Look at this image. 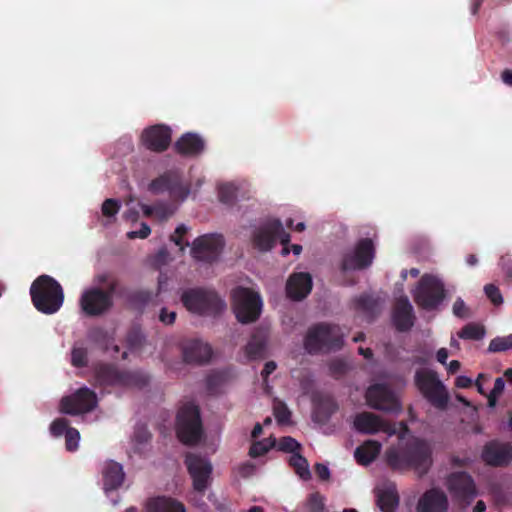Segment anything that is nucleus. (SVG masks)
Instances as JSON below:
<instances>
[{
    "mask_svg": "<svg viewBox=\"0 0 512 512\" xmlns=\"http://www.w3.org/2000/svg\"><path fill=\"white\" fill-rule=\"evenodd\" d=\"M432 447L422 438H412L404 445H393L384 452L386 465L396 472L413 470L419 477L428 473L432 464Z\"/></svg>",
    "mask_w": 512,
    "mask_h": 512,
    "instance_id": "f257e3e1",
    "label": "nucleus"
},
{
    "mask_svg": "<svg viewBox=\"0 0 512 512\" xmlns=\"http://www.w3.org/2000/svg\"><path fill=\"white\" fill-rule=\"evenodd\" d=\"M30 296L34 307L46 315L58 312L64 302L62 286L57 280L46 274L38 276L32 282Z\"/></svg>",
    "mask_w": 512,
    "mask_h": 512,
    "instance_id": "f03ea898",
    "label": "nucleus"
},
{
    "mask_svg": "<svg viewBox=\"0 0 512 512\" xmlns=\"http://www.w3.org/2000/svg\"><path fill=\"white\" fill-rule=\"evenodd\" d=\"M343 336L338 325L318 323L308 329L304 338V348L311 355L337 351L343 346Z\"/></svg>",
    "mask_w": 512,
    "mask_h": 512,
    "instance_id": "7ed1b4c3",
    "label": "nucleus"
},
{
    "mask_svg": "<svg viewBox=\"0 0 512 512\" xmlns=\"http://www.w3.org/2000/svg\"><path fill=\"white\" fill-rule=\"evenodd\" d=\"M95 385L143 388L149 383L147 375L139 371L119 370L113 364L98 363L94 367Z\"/></svg>",
    "mask_w": 512,
    "mask_h": 512,
    "instance_id": "20e7f679",
    "label": "nucleus"
},
{
    "mask_svg": "<svg viewBox=\"0 0 512 512\" xmlns=\"http://www.w3.org/2000/svg\"><path fill=\"white\" fill-rule=\"evenodd\" d=\"M180 299L189 312L200 316H215L225 308L224 301L211 289L189 288Z\"/></svg>",
    "mask_w": 512,
    "mask_h": 512,
    "instance_id": "39448f33",
    "label": "nucleus"
},
{
    "mask_svg": "<svg viewBox=\"0 0 512 512\" xmlns=\"http://www.w3.org/2000/svg\"><path fill=\"white\" fill-rule=\"evenodd\" d=\"M175 430L178 439L185 445H196L203 436V425L199 407L187 402L183 404L176 415Z\"/></svg>",
    "mask_w": 512,
    "mask_h": 512,
    "instance_id": "423d86ee",
    "label": "nucleus"
},
{
    "mask_svg": "<svg viewBox=\"0 0 512 512\" xmlns=\"http://www.w3.org/2000/svg\"><path fill=\"white\" fill-rule=\"evenodd\" d=\"M416 305L426 311L436 310L446 297L445 285L432 274H424L412 293Z\"/></svg>",
    "mask_w": 512,
    "mask_h": 512,
    "instance_id": "0eeeda50",
    "label": "nucleus"
},
{
    "mask_svg": "<svg viewBox=\"0 0 512 512\" xmlns=\"http://www.w3.org/2000/svg\"><path fill=\"white\" fill-rule=\"evenodd\" d=\"M119 286L118 280H112L106 289L92 287L85 290L80 298L82 311L90 317L101 316L114 305L113 296Z\"/></svg>",
    "mask_w": 512,
    "mask_h": 512,
    "instance_id": "6e6552de",
    "label": "nucleus"
},
{
    "mask_svg": "<svg viewBox=\"0 0 512 512\" xmlns=\"http://www.w3.org/2000/svg\"><path fill=\"white\" fill-rule=\"evenodd\" d=\"M415 385L433 407L439 410L447 408L449 395L436 372L426 369L417 370L415 373Z\"/></svg>",
    "mask_w": 512,
    "mask_h": 512,
    "instance_id": "1a4fd4ad",
    "label": "nucleus"
},
{
    "mask_svg": "<svg viewBox=\"0 0 512 512\" xmlns=\"http://www.w3.org/2000/svg\"><path fill=\"white\" fill-rule=\"evenodd\" d=\"M232 299L234 313L240 323H252L260 317L262 300L258 293L249 288L237 287L232 292Z\"/></svg>",
    "mask_w": 512,
    "mask_h": 512,
    "instance_id": "9d476101",
    "label": "nucleus"
},
{
    "mask_svg": "<svg viewBox=\"0 0 512 512\" xmlns=\"http://www.w3.org/2000/svg\"><path fill=\"white\" fill-rule=\"evenodd\" d=\"M277 240L284 246L283 254H288L286 245L290 242V234L285 231L279 219L268 220L253 234V245L260 251L271 250Z\"/></svg>",
    "mask_w": 512,
    "mask_h": 512,
    "instance_id": "9b49d317",
    "label": "nucleus"
},
{
    "mask_svg": "<svg viewBox=\"0 0 512 512\" xmlns=\"http://www.w3.org/2000/svg\"><path fill=\"white\" fill-rule=\"evenodd\" d=\"M447 487L453 500L461 507L469 506L478 494L472 476L464 471L451 473L447 478Z\"/></svg>",
    "mask_w": 512,
    "mask_h": 512,
    "instance_id": "f8f14e48",
    "label": "nucleus"
},
{
    "mask_svg": "<svg viewBox=\"0 0 512 512\" xmlns=\"http://www.w3.org/2000/svg\"><path fill=\"white\" fill-rule=\"evenodd\" d=\"M149 191L153 194L168 192L172 199L185 200L190 193V187L183 183L178 171L169 170L151 181Z\"/></svg>",
    "mask_w": 512,
    "mask_h": 512,
    "instance_id": "ddd939ff",
    "label": "nucleus"
},
{
    "mask_svg": "<svg viewBox=\"0 0 512 512\" xmlns=\"http://www.w3.org/2000/svg\"><path fill=\"white\" fill-rule=\"evenodd\" d=\"M375 257V246L370 238L360 239L354 248V251L343 256L341 270L346 272L350 270H363L369 267Z\"/></svg>",
    "mask_w": 512,
    "mask_h": 512,
    "instance_id": "4468645a",
    "label": "nucleus"
},
{
    "mask_svg": "<svg viewBox=\"0 0 512 512\" xmlns=\"http://www.w3.org/2000/svg\"><path fill=\"white\" fill-rule=\"evenodd\" d=\"M97 406L96 393L87 388H79L75 393L60 401V411L68 415H79L92 411Z\"/></svg>",
    "mask_w": 512,
    "mask_h": 512,
    "instance_id": "2eb2a0df",
    "label": "nucleus"
},
{
    "mask_svg": "<svg viewBox=\"0 0 512 512\" xmlns=\"http://www.w3.org/2000/svg\"><path fill=\"white\" fill-rule=\"evenodd\" d=\"M367 404L376 410L397 413L401 411V404L395 393L385 384L371 385L366 391Z\"/></svg>",
    "mask_w": 512,
    "mask_h": 512,
    "instance_id": "dca6fc26",
    "label": "nucleus"
},
{
    "mask_svg": "<svg viewBox=\"0 0 512 512\" xmlns=\"http://www.w3.org/2000/svg\"><path fill=\"white\" fill-rule=\"evenodd\" d=\"M223 247L224 239L222 235L206 234L194 240L191 254L199 261L212 263L218 259Z\"/></svg>",
    "mask_w": 512,
    "mask_h": 512,
    "instance_id": "f3484780",
    "label": "nucleus"
},
{
    "mask_svg": "<svg viewBox=\"0 0 512 512\" xmlns=\"http://www.w3.org/2000/svg\"><path fill=\"white\" fill-rule=\"evenodd\" d=\"M187 470L193 480V488L199 493H204L209 485L212 474V465L206 459L194 453H188L185 457Z\"/></svg>",
    "mask_w": 512,
    "mask_h": 512,
    "instance_id": "a211bd4d",
    "label": "nucleus"
},
{
    "mask_svg": "<svg viewBox=\"0 0 512 512\" xmlns=\"http://www.w3.org/2000/svg\"><path fill=\"white\" fill-rule=\"evenodd\" d=\"M481 458L488 466L506 467L512 461V444L491 440L484 445Z\"/></svg>",
    "mask_w": 512,
    "mask_h": 512,
    "instance_id": "6ab92c4d",
    "label": "nucleus"
},
{
    "mask_svg": "<svg viewBox=\"0 0 512 512\" xmlns=\"http://www.w3.org/2000/svg\"><path fill=\"white\" fill-rule=\"evenodd\" d=\"M172 131L170 127L163 124H156L146 128L142 135L143 145L153 152H164L171 144Z\"/></svg>",
    "mask_w": 512,
    "mask_h": 512,
    "instance_id": "aec40b11",
    "label": "nucleus"
},
{
    "mask_svg": "<svg viewBox=\"0 0 512 512\" xmlns=\"http://www.w3.org/2000/svg\"><path fill=\"white\" fill-rule=\"evenodd\" d=\"M353 427L357 432L366 435H374L380 431L388 434L395 433V429L388 422L384 421L380 416L366 411L355 415Z\"/></svg>",
    "mask_w": 512,
    "mask_h": 512,
    "instance_id": "412c9836",
    "label": "nucleus"
},
{
    "mask_svg": "<svg viewBox=\"0 0 512 512\" xmlns=\"http://www.w3.org/2000/svg\"><path fill=\"white\" fill-rule=\"evenodd\" d=\"M392 320L399 332H407L413 327L415 321L414 310L406 296L397 299L392 313Z\"/></svg>",
    "mask_w": 512,
    "mask_h": 512,
    "instance_id": "4be33fe9",
    "label": "nucleus"
},
{
    "mask_svg": "<svg viewBox=\"0 0 512 512\" xmlns=\"http://www.w3.org/2000/svg\"><path fill=\"white\" fill-rule=\"evenodd\" d=\"M312 290V277L309 273L298 272L289 276L286 283L287 297L294 301L306 298Z\"/></svg>",
    "mask_w": 512,
    "mask_h": 512,
    "instance_id": "5701e85b",
    "label": "nucleus"
},
{
    "mask_svg": "<svg viewBox=\"0 0 512 512\" xmlns=\"http://www.w3.org/2000/svg\"><path fill=\"white\" fill-rule=\"evenodd\" d=\"M182 354L185 362L202 364L209 361L212 350L207 343L197 339H190L183 342Z\"/></svg>",
    "mask_w": 512,
    "mask_h": 512,
    "instance_id": "b1692460",
    "label": "nucleus"
},
{
    "mask_svg": "<svg viewBox=\"0 0 512 512\" xmlns=\"http://www.w3.org/2000/svg\"><path fill=\"white\" fill-rule=\"evenodd\" d=\"M448 509V498L446 494L438 489L427 490L419 499L417 504L418 512H445Z\"/></svg>",
    "mask_w": 512,
    "mask_h": 512,
    "instance_id": "393cba45",
    "label": "nucleus"
},
{
    "mask_svg": "<svg viewBox=\"0 0 512 512\" xmlns=\"http://www.w3.org/2000/svg\"><path fill=\"white\" fill-rule=\"evenodd\" d=\"M267 341V329L263 327L256 328L245 346V354L247 358L250 360L264 358L266 355Z\"/></svg>",
    "mask_w": 512,
    "mask_h": 512,
    "instance_id": "a878e982",
    "label": "nucleus"
},
{
    "mask_svg": "<svg viewBox=\"0 0 512 512\" xmlns=\"http://www.w3.org/2000/svg\"><path fill=\"white\" fill-rule=\"evenodd\" d=\"M175 150L182 156H197L205 149V142L196 133H185L175 142Z\"/></svg>",
    "mask_w": 512,
    "mask_h": 512,
    "instance_id": "bb28decb",
    "label": "nucleus"
},
{
    "mask_svg": "<svg viewBox=\"0 0 512 512\" xmlns=\"http://www.w3.org/2000/svg\"><path fill=\"white\" fill-rule=\"evenodd\" d=\"M102 475L105 491L118 489L125 476L122 466L115 461H109L104 465Z\"/></svg>",
    "mask_w": 512,
    "mask_h": 512,
    "instance_id": "cd10ccee",
    "label": "nucleus"
},
{
    "mask_svg": "<svg viewBox=\"0 0 512 512\" xmlns=\"http://www.w3.org/2000/svg\"><path fill=\"white\" fill-rule=\"evenodd\" d=\"M145 507L147 512H186L181 502L165 496L150 498Z\"/></svg>",
    "mask_w": 512,
    "mask_h": 512,
    "instance_id": "c85d7f7f",
    "label": "nucleus"
},
{
    "mask_svg": "<svg viewBox=\"0 0 512 512\" xmlns=\"http://www.w3.org/2000/svg\"><path fill=\"white\" fill-rule=\"evenodd\" d=\"M381 451V443L376 440H366L355 449L354 457L360 465L367 466L372 463Z\"/></svg>",
    "mask_w": 512,
    "mask_h": 512,
    "instance_id": "c756f323",
    "label": "nucleus"
},
{
    "mask_svg": "<svg viewBox=\"0 0 512 512\" xmlns=\"http://www.w3.org/2000/svg\"><path fill=\"white\" fill-rule=\"evenodd\" d=\"M353 304L354 309L363 313L369 322L379 314V302L371 295H360L353 300Z\"/></svg>",
    "mask_w": 512,
    "mask_h": 512,
    "instance_id": "7c9ffc66",
    "label": "nucleus"
},
{
    "mask_svg": "<svg viewBox=\"0 0 512 512\" xmlns=\"http://www.w3.org/2000/svg\"><path fill=\"white\" fill-rule=\"evenodd\" d=\"M337 410L338 405L333 399L323 398L315 404L313 419L317 423L325 424Z\"/></svg>",
    "mask_w": 512,
    "mask_h": 512,
    "instance_id": "2f4dec72",
    "label": "nucleus"
},
{
    "mask_svg": "<svg viewBox=\"0 0 512 512\" xmlns=\"http://www.w3.org/2000/svg\"><path fill=\"white\" fill-rule=\"evenodd\" d=\"M399 504V496L395 490L381 491L377 497V505L382 512H395Z\"/></svg>",
    "mask_w": 512,
    "mask_h": 512,
    "instance_id": "473e14b6",
    "label": "nucleus"
},
{
    "mask_svg": "<svg viewBox=\"0 0 512 512\" xmlns=\"http://www.w3.org/2000/svg\"><path fill=\"white\" fill-rule=\"evenodd\" d=\"M289 464L294 469L295 473L304 481L311 478L308 461L303 457L300 452L294 453L289 458Z\"/></svg>",
    "mask_w": 512,
    "mask_h": 512,
    "instance_id": "72a5a7b5",
    "label": "nucleus"
},
{
    "mask_svg": "<svg viewBox=\"0 0 512 512\" xmlns=\"http://www.w3.org/2000/svg\"><path fill=\"white\" fill-rule=\"evenodd\" d=\"M484 336V327L476 323H468L458 332V337L464 340L478 341L483 339Z\"/></svg>",
    "mask_w": 512,
    "mask_h": 512,
    "instance_id": "f704fd0d",
    "label": "nucleus"
},
{
    "mask_svg": "<svg viewBox=\"0 0 512 512\" xmlns=\"http://www.w3.org/2000/svg\"><path fill=\"white\" fill-rule=\"evenodd\" d=\"M219 201L225 205L232 206L236 202L237 188L232 183H225L218 187Z\"/></svg>",
    "mask_w": 512,
    "mask_h": 512,
    "instance_id": "c9c22d12",
    "label": "nucleus"
},
{
    "mask_svg": "<svg viewBox=\"0 0 512 512\" xmlns=\"http://www.w3.org/2000/svg\"><path fill=\"white\" fill-rule=\"evenodd\" d=\"M151 299L152 293L146 290L132 291L127 296L129 303L137 309H142L145 307L151 301Z\"/></svg>",
    "mask_w": 512,
    "mask_h": 512,
    "instance_id": "e433bc0d",
    "label": "nucleus"
},
{
    "mask_svg": "<svg viewBox=\"0 0 512 512\" xmlns=\"http://www.w3.org/2000/svg\"><path fill=\"white\" fill-rule=\"evenodd\" d=\"M276 445V440L273 438H267L262 441L254 442L249 450V455L252 458H257L266 454L271 448Z\"/></svg>",
    "mask_w": 512,
    "mask_h": 512,
    "instance_id": "4c0bfd02",
    "label": "nucleus"
},
{
    "mask_svg": "<svg viewBox=\"0 0 512 512\" xmlns=\"http://www.w3.org/2000/svg\"><path fill=\"white\" fill-rule=\"evenodd\" d=\"M512 349V334L503 337L493 338L488 346V351L492 353L505 352Z\"/></svg>",
    "mask_w": 512,
    "mask_h": 512,
    "instance_id": "58836bf2",
    "label": "nucleus"
},
{
    "mask_svg": "<svg viewBox=\"0 0 512 512\" xmlns=\"http://www.w3.org/2000/svg\"><path fill=\"white\" fill-rule=\"evenodd\" d=\"M143 212L146 216L155 215L161 220H167L172 215V211L165 204L144 205Z\"/></svg>",
    "mask_w": 512,
    "mask_h": 512,
    "instance_id": "ea45409f",
    "label": "nucleus"
},
{
    "mask_svg": "<svg viewBox=\"0 0 512 512\" xmlns=\"http://www.w3.org/2000/svg\"><path fill=\"white\" fill-rule=\"evenodd\" d=\"M273 414L279 424H287L291 418V412L287 405L280 400H275L273 405Z\"/></svg>",
    "mask_w": 512,
    "mask_h": 512,
    "instance_id": "a19ab883",
    "label": "nucleus"
},
{
    "mask_svg": "<svg viewBox=\"0 0 512 512\" xmlns=\"http://www.w3.org/2000/svg\"><path fill=\"white\" fill-rule=\"evenodd\" d=\"M71 364L77 368L86 367L88 364V351L84 347L74 346L71 351Z\"/></svg>",
    "mask_w": 512,
    "mask_h": 512,
    "instance_id": "79ce46f5",
    "label": "nucleus"
},
{
    "mask_svg": "<svg viewBox=\"0 0 512 512\" xmlns=\"http://www.w3.org/2000/svg\"><path fill=\"white\" fill-rule=\"evenodd\" d=\"M88 339L105 350L108 348V333L100 327L91 329L88 332Z\"/></svg>",
    "mask_w": 512,
    "mask_h": 512,
    "instance_id": "37998d69",
    "label": "nucleus"
},
{
    "mask_svg": "<svg viewBox=\"0 0 512 512\" xmlns=\"http://www.w3.org/2000/svg\"><path fill=\"white\" fill-rule=\"evenodd\" d=\"M279 451L287 453H299L301 450V444L290 436L280 438L277 444Z\"/></svg>",
    "mask_w": 512,
    "mask_h": 512,
    "instance_id": "c03bdc74",
    "label": "nucleus"
},
{
    "mask_svg": "<svg viewBox=\"0 0 512 512\" xmlns=\"http://www.w3.org/2000/svg\"><path fill=\"white\" fill-rule=\"evenodd\" d=\"M307 508L309 512H323L325 508V498L319 492L310 494L307 499Z\"/></svg>",
    "mask_w": 512,
    "mask_h": 512,
    "instance_id": "a18cd8bd",
    "label": "nucleus"
},
{
    "mask_svg": "<svg viewBox=\"0 0 512 512\" xmlns=\"http://www.w3.org/2000/svg\"><path fill=\"white\" fill-rule=\"evenodd\" d=\"M80 433L76 428H69L65 434V447L68 451L74 452L78 449Z\"/></svg>",
    "mask_w": 512,
    "mask_h": 512,
    "instance_id": "49530a36",
    "label": "nucleus"
},
{
    "mask_svg": "<svg viewBox=\"0 0 512 512\" xmlns=\"http://www.w3.org/2000/svg\"><path fill=\"white\" fill-rule=\"evenodd\" d=\"M505 387V382L503 378L498 377L495 379L494 387L488 395V405L489 407H495L499 396L503 393Z\"/></svg>",
    "mask_w": 512,
    "mask_h": 512,
    "instance_id": "de8ad7c7",
    "label": "nucleus"
},
{
    "mask_svg": "<svg viewBox=\"0 0 512 512\" xmlns=\"http://www.w3.org/2000/svg\"><path fill=\"white\" fill-rule=\"evenodd\" d=\"M69 421L65 418H57L50 425V433L54 437H60L69 430Z\"/></svg>",
    "mask_w": 512,
    "mask_h": 512,
    "instance_id": "09e8293b",
    "label": "nucleus"
},
{
    "mask_svg": "<svg viewBox=\"0 0 512 512\" xmlns=\"http://www.w3.org/2000/svg\"><path fill=\"white\" fill-rule=\"evenodd\" d=\"M485 294L487 298L494 304L500 305L503 302V298L501 292L497 286L494 284H487L484 287Z\"/></svg>",
    "mask_w": 512,
    "mask_h": 512,
    "instance_id": "8fccbe9b",
    "label": "nucleus"
},
{
    "mask_svg": "<svg viewBox=\"0 0 512 512\" xmlns=\"http://www.w3.org/2000/svg\"><path fill=\"white\" fill-rule=\"evenodd\" d=\"M453 314L461 319L471 317L470 309L461 298H457L453 304Z\"/></svg>",
    "mask_w": 512,
    "mask_h": 512,
    "instance_id": "3c124183",
    "label": "nucleus"
},
{
    "mask_svg": "<svg viewBox=\"0 0 512 512\" xmlns=\"http://www.w3.org/2000/svg\"><path fill=\"white\" fill-rule=\"evenodd\" d=\"M225 376L222 372H213L206 378L207 389L214 392L224 381Z\"/></svg>",
    "mask_w": 512,
    "mask_h": 512,
    "instance_id": "603ef678",
    "label": "nucleus"
},
{
    "mask_svg": "<svg viewBox=\"0 0 512 512\" xmlns=\"http://www.w3.org/2000/svg\"><path fill=\"white\" fill-rule=\"evenodd\" d=\"M187 231L188 228L184 224H181L175 229L174 234L170 236V240L174 242L177 246H179L181 251H183L186 246H189L188 242L183 244L182 241V238L187 233Z\"/></svg>",
    "mask_w": 512,
    "mask_h": 512,
    "instance_id": "864d4df0",
    "label": "nucleus"
},
{
    "mask_svg": "<svg viewBox=\"0 0 512 512\" xmlns=\"http://www.w3.org/2000/svg\"><path fill=\"white\" fill-rule=\"evenodd\" d=\"M120 209V204L115 199H106L102 204V213L106 217L115 216Z\"/></svg>",
    "mask_w": 512,
    "mask_h": 512,
    "instance_id": "5fc2aeb1",
    "label": "nucleus"
},
{
    "mask_svg": "<svg viewBox=\"0 0 512 512\" xmlns=\"http://www.w3.org/2000/svg\"><path fill=\"white\" fill-rule=\"evenodd\" d=\"M347 369L348 367L346 362L341 359H335L331 361L329 364V370L331 374H333L336 377L344 375Z\"/></svg>",
    "mask_w": 512,
    "mask_h": 512,
    "instance_id": "6e6d98bb",
    "label": "nucleus"
},
{
    "mask_svg": "<svg viewBox=\"0 0 512 512\" xmlns=\"http://www.w3.org/2000/svg\"><path fill=\"white\" fill-rule=\"evenodd\" d=\"M499 265L509 281H512V259L505 255L500 258Z\"/></svg>",
    "mask_w": 512,
    "mask_h": 512,
    "instance_id": "4d7b16f0",
    "label": "nucleus"
},
{
    "mask_svg": "<svg viewBox=\"0 0 512 512\" xmlns=\"http://www.w3.org/2000/svg\"><path fill=\"white\" fill-rule=\"evenodd\" d=\"M151 233V229L146 223H142L139 230L128 232L127 236L129 239H145Z\"/></svg>",
    "mask_w": 512,
    "mask_h": 512,
    "instance_id": "13d9d810",
    "label": "nucleus"
},
{
    "mask_svg": "<svg viewBox=\"0 0 512 512\" xmlns=\"http://www.w3.org/2000/svg\"><path fill=\"white\" fill-rule=\"evenodd\" d=\"M159 320L165 325H171L176 320V312L169 311L167 308H162L160 310Z\"/></svg>",
    "mask_w": 512,
    "mask_h": 512,
    "instance_id": "bf43d9fd",
    "label": "nucleus"
},
{
    "mask_svg": "<svg viewBox=\"0 0 512 512\" xmlns=\"http://www.w3.org/2000/svg\"><path fill=\"white\" fill-rule=\"evenodd\" d=\"M170 254L166 248L160 249L154 256V265L160 267L168 263Z\"/></svg>",
    "mask_w": 512,
    "mask_h": 512,
    "instance_id": "052dcab7",
    "label": "nucleus"
},
{
    "mask_svg": "<svg viewBox=\"0 0 512 512\" xmlns=\"http://www.w3.org/2000/svg\"><path fill=\"white\" fill-rule=\"evenodd\" d=\"M254 471L255 465L250 462L243 463L238 468L240 476L244 478L250 477L254 473Z\"/></svg>",
    "mask_w": 512,
    "mask_h": 512,
    "instance_id": "680f3d73",
    "label": "nucleus"
},
{
    "mask_svg": "<svg viewBox=\"0 0 512 512\" xmlns=\"http://www.w3.org/2000/svg\"><path fill=\"white\" fill-rule=\"evenodd\" d=\"M315 473L321 480H328L330 478L329 468L322 463H317L315 465Z\"/></svg>",
    "mask_w": 512,
    "mask_h": 512,
    "instance_id": "e2e57ef3",
    "label": "nucleus"
},
{
    "mask_svg": "<svg viewBox=\"0 0 512 512\" xmlns=\"http://www.w3.org/2000/svg\"><path fill=\"white\" fill-rule=\"evenodd\" d=\"M277 368V364L275 361H268L265 363L264 368L261 372V376L264 381L267 380L270 374H272Z\"/></svg>",
    "mask_w": 512,
    "mask_h": 512,
    "instance_id": "0e129e2a",
    "label": "nucleus"
},
{
    "mask_svg": "<svg viewBox=\"0 0 512 512\" xmlns=\"http://www.w3.org/2000/svg\"><path fill=\"white\" fill-rule=\"evenodd\" d=\"M455 385L458 388H469L472 386V379L464 375L458 376L456 378Z\"/></svg>",
    "mask_w": 512,
    "mask_h": 512,
    "instance_id": "69168bd1",
    "label": "nucleus"
},
{
    "mask_svg": "<svg viewBox=\"0 0 512 512\" xmlns=\"http://www.w3.org/2000/svg\"><path fill=\"white\" fill-rule=\"evenodd\" d=\"M501 79L506 85L512 86V70H510V69L503 70L501 73Z\"/></svg>",
    "mask_w": 512,
    "mask_h": 512,
    "instance_id": "338daca9",
    "label": "nucleus"
},
{
    "mask_svg": "<svg viewBox=\"0 0 512 512\" xmlns=\"http://www.w3.org/2000/svg\"><path fill=\"white\" fill-rule=\"evenodd\" d=\"M436 358L441 364H445L448 358V350L446 348H440L437 351Z\"/></svg>",
    "mask_w": 512,
    "mask_h": 512,
    "instance_id": "774afa93",
    "label": "nucleus"
}]
</instances>
